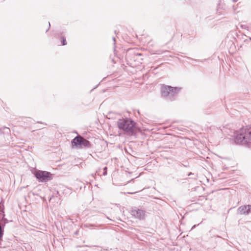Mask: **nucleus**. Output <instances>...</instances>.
<instances>
[{
	"mask_svg": "<svg viewBox=\"0 0 251 251\" xmlns=\"http://www.w3.org/2000/svg\"><path fill=\"white\" fill-rule=\"evenodd\" d=\"M4 212L3 210H0V219H4Z\"/></svg>",
	"mask_w": 251,
	"mask_h": 251,
	"instance_id": "nucleus-10",
	"label": "nucleus"
},
{
	"mask_svg": "<svg viewBox=\"0 0 251 251\" xmlns=\"http://www.w3.org/2000/svg\"><path fill=\"white\" fill-rule=\"evenodd\" d=\"M35 176L41 182H47L52 179L50 173L43 171H37L35 174Z\"/></svg>",
	"mask_w": 251,
	"mask_h": 251,
	"instance_id": "nucleus-5",
	"label": "nucleus"
},
{
	"mask_svg": "<svg viewBox=\"0 0 251 251\" xmlns=\"http://www.w3.org/2000/svg\"><path fill=\"white\" fill-rule=\"evenodd\" d=\"M195 226H196V225H194V226H193V227H195Z\"/></svg>",
	"mask_w": 251,
	"mask_h": 251,
	"instance_id": "nucleus-20",
	"label": "nucleus"
},
{
	"mask_svg": "<svg viewBox=\"0 0 251 251\" xmlns=\"http://www.w3.org/2000/svg\"><path fill=\"white\" fill-rule=\"evenodd\" d=\"M2 221L4 222V225L8 222V220L4 217V219H2Z\"/></svg>",
	"mask_w": 251,
	"mask_h": 251,
	"instance_id": "nucleus-13",
	"label": "nucleus"
},
{
	"mask_svg": "<svg viewBox=\"0 0 251 251\" xmlns=\"http://www.w3.org/2000/svg\"><path fill=\"white\" fill-rule=\"evenodd\" d=\"M106 170H107V167H105L104 168V172L103 173V175L104 176H105V175L107 174V171H106Z\"/></svg>",
	"mask_w": 251,
	"mask_h": 251,
	"instance_id": "nucleus-12",
	"label": "nucleus"
},
{
	"mask_svg": "<svg viewBox=\"0 0 251 251\" xmlns=\"http://www.w3.org/2000/svg\"><path fill=\"white\" fill-rule=\"evenodd\" d=\"M6 128L7 127H5V126H3V127H2L1 128H0V131H1L2 129H4Z\"/></svg>",
	"mask_w": 251,
	"mask_h": 251,
	"instance_id": "nucleus-15",
	"label": "nucleus"
},
{
	"mask_svg": "<svg viewBox=\"0 0 251 251\" xmlns=\"http://www.w3.org/2000/svg\"><path fill=\"white\" fill-rule=\"evenodd\" d=\"M61 42H62V45L63 46H64V45H66L67 44V42H66V38L64 37H61Z\"/></svg>",
	"mask_w": 251,
	"mask_h": 251,
	"instance_id": "nucleus-9",
	"label": "nucleus"
},
{
	"mask_svg": "<svg viewBox=\"0 0 251 251\" xmlns=\"http://www.w3.org/2000/svg\"><path fill=\"white\" fill-rule=\"evenodd\" d=\"M234 142L251 148V127H243L235 133Z\"/></svg>",
	"mask_w": 251,
	"mask_h": 251,
	"instance_id": "nucleus-1",
	"label": "nucleus"
},
{
	"mask_svg": "<svg viewBox=\"0 0 251 251\" xmlns=\"http://www.w3.org/2000/svg\"><path fill=\"white\" fill-rule=\"evenodd\" d=\"M130 213L134 218L139 220H144L147 217V213L145 210L135 206L131 208Z\"/></svg>",
	"mask_w": 251,
	"mask_h": 251,
	"instance_id": "nucleus-3",
	"label": "nucleus"
},
{
	"mask_svg": "<svg viewBox=\"0 0 251 251\" xmlns=\"http://www.w3.org/2000/svg\"><path fill=\"white\" fill-rule=\"evenodd\" d=\"M135 125V123L133 121L128 119H119L117 122L118 128L129 135L134 134V127Z\"/></svg>",
	"mask_w": 251,
	"mask_h": 251,
	"instance_id": "nucleus-2",
	"label": "nucleus"
},
{
	"mask_svg": "<svg viewBox=\"0 0 251 251\" xmlns=\"http://www.w3.org/2000/svg\"><path fill=\"white\" fill-rule=\"evenodd\" d=\"M180 89L181 88L179 87H172V89H170V92L168 100H174L176 94L180 90Z\"/></svg>",
	"mask_w": 251,
	"mask_h": 251,
	"instance_id": "nucleus-6",
	"label": "nucleus"
},
{
	"mask_svg": "<svg viewBox=\"0 0 251 251\" xmlns=\"http://www.w3.org/2000/svg\"><path fill=\"white\" fill-rule=\"evenodd\" d=\"M170 89H172V87L170 86H163L161 88V95L162 96L168 99Z\"/></svg>",
	"mask_w": 251,
	"mask_h": 251,
	"instance_id": "nucleus-7",
	"label": "nucleus"
},
{
	"mask_svg": "<svg viewBox=\"0 0 251 251\" xmlns=\"http://www.w3.org/2000/svg\"><path fill=\"white\" fill-rule=\"evenodd\" d=\"M134 55L136 57H139V56H142V54L139 53H134Z\"/></svg>",
	"mask_w": 251,
	"mask_h": 251,
	"instance_id": "nucleus-14",
	"label": "nucleus"
},
{
	"mask_svg": "<svg viewBox=\"0 0 251 251\" xmlns=\"http://www.w3.org/2000/svg\"><path fill=\"white\" fill-rule=\"evenodd\" d=\"M238 213L241 215L244 214L245 215H247L249 214V211L248 210V207L247 205H243L240 206L237 209Z\"/></svg>",
	"mask_w": 251,
	"mask_h": 251,
	"instance_id": "nucleus-8",
	"label": "nucleus"
},
{
	"mask_svg": "<svg viewBox=\"0 0 251 251\" xmlns=\"http://www.w3.org/2000/svg\"><path fill=\"white\" fill-rule=\"evenodd\" d=\"M232 8H233V11H235L236 10V7H235V6H233Z\"/></svg>",
	"mask_w": 251,
	"mask_h": 251,
	"instance_id": "nucleus-17",
	"label": "nucleus"
},
{
	"mask_svg": "<svg viewBox=\"0 0 251 251\" xmlns=\"http://www.w3.org/2000/svg\"><path fill=\"white\" fill-rule=\"evenodd\" d=\"M247 206L248 207L249 214H250L251 212V205H247Z\"/></svg>",
	"mask_w": 251,
	"mask_h": 251,
	"instance_id": "nucleus-11",
	"label": "nucleus"
},
{
	"mask_svg": "<svg viewBox=\"0 0 251 251\" xmlns=\"http://www.w3.org/2000/svg\"><path fill=\"white\" fill-rule=\"evenodd\" d=\"M49 27H50V22H49Z\"/></svg>",
	"mask_w": 251,
	"mask_h": 251,
	"instance_id": "nucleus-19",
	"label": "nucleus"
},
{
	"mask_svg": "<svg viewBox=\"0 0 251 251\" xmlns=\"http://www.w3.org/2000/svg\"><path fill=\"white\" fill-rule=\"evenodd\" d=\"M71 142L73 146L80 147H89L90 145L89 141L79 135L75 137Z\"/></svg>",
	"mask_w": 251,
	"mask_h": 251,
	"instance_id": "nucleus-4",
	"label": "nucleus"
},
{
	"mask_svg": "<svg viewBox=\"0 0 251 251\" xmlns=\"http://www.w3.org/2000/svg\"><path fill=\"white\" fill-rule=\"evenodd\" d=\"M113 40L114 41V45H115V41H116L115 37H113Z\"/></svg>",
	"mask_w": 251,
	"mask_h": 251,
	"instance_id": "nucleus-16",
	"label": "nucleus"
},
{
	"mask_svg": "<svg viewBox=\"0 0 251 251\" xmlns=\"http://www.w3.org/2000/svg\"><path fill=\"white\" fill-rule=\"evenodd\" d=\"M191 175H193V173H190L188 174V176H191Z\"/></svg>",
	"mask_w": 251,
	"mask_h": 251,
	"instance_id": "nucleus-18",
	"label": "nucleus"
}]
</instances>
